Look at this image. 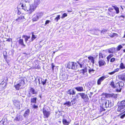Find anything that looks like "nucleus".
<instances>
[{
	"label": "nucleus",
	"instance_id": "obj_1",
	"mask_svg": "<svg viewBox=\"0 0 125 125\" xmlns=\"http://www.w3.org/2000/svg\"><path fill=\"white\" fill-rule=\"evenodd\" d=\"M34 3L30 5V6L28 5L27 3L25 4H22L21 6L22 9L25 11H29V13H31L35 10L40 3V0H34Z\"/></svg>",
	"mask_w": 125,
	"mask_h": 125
},
{
	"label": "nucleus",
	"instance_id": "obj_2",
	"mask_svg": "<svg viewBox=\"0 0 125 125\" xmlns=\"http://www.w3.org/2000/svg\"><path fill=\"white\" fill-rule=\"evenodd\" d=\"M47 106L44 107L43 109V114L44 117V118H47L50 115L51 113L48 109Z\"/></svg>",
	"mask_w": 125,
	"mask_h": 125
},
{
	"label": "nucleus",
	"instance_id": "obj_3",
	"mask_svg": "<svg viewBox=\"0 0 125 125\" xmlns=\"http://www.w3.org/2000/svg\"><path fill=\"white\" fill-rule=\"evenodd\" d=\"M113 105V104L109 100H105L103 104V106L104 107H110L112 105Z\"/></svg>",
	"mask_w": 125,
	"mask_h": 125
},
{
	"label": "nucleus",
	"instance_id": "obj_4",
	"mask_svg": "<svg viewBox=\"0 0 125 125\" xmlns=\"http://www.w3.org/2000/svg\"><path fill=\"white\" fill-rule=\"evenodd\" d=\"M42 16V14L40 13L34 14L32 17L33 21H37L39 18L41 17Z\"/></svg>",
	"mask_w": 125,
	"mask_h": 125
},
{
	"label": "nucleus",
	"instance_id": "obj_5",
	"mask_svg": "<svg viewBox=\"0 0 125 125\" xmlns=\"http://www.w3.org/2000/svg\"><path fill=\"white\" fill-rule=\"evenodd\" d=\"M77 65L76 63L72 62H69L67 64V67L69 69H75L76 68V65Z\"/></svg>",
	"mask_w": 125,
	"mask_h": 125
},
{
	"label": "nucleus",
	"instance_id": "obj_6",
	"mask_svg": "<svg viewBox=\"0 0 125 125\" xmlns=\"http://www.w3.org/2000/svg\"><path fill=\"white\" fill-rule=\"evenodd\" d=\"M118 108L117 110L118 112H123L125 110V105L123 104H119L118 102Z\"/></svg>",
	"mask_w": 125,
	"mask_h": 125
},
{
	"label": "nucleus",
	"instance_id": "obj_7",
	"mask_svg": "<svg viewBox=\"0 0 125 125\" xmlns=\"http://www.w3.org/2000/svg\"><path fill=\"white\" fill-rule=\"evenodd\" d=\"M80 71V73L79 74L80 77H83L84 75L85 76L87 75V69H82Z\"/></svg>",
	"mask_w": 125,
	"mask_h": 125
},
{
	"label": "nucleus",
	"instance_id": "obj_8",
	"mask_svg": "<svg viewBox=\"0 0 125 125\" xmlns=\"http://www.w3.org/2000/svg\"><path fill=\"white\" fill-rule=\"evenodd\" d=\"M80 94L81 98L83 99L84 102H86L88 101L89 98L87 94L83 93H82V94Z\"/></svg>",
	"mask_w": 125,
	"mask_h": 125
},
{
	"label": "nucleus",
	"instance_id": "obj_9",
	"mask_svg": "<svg viewBox=\"0 0 125 125\" xmlns=\"http://www.w3.org/2000/svg\"><path fill=\"white\" fill-rule=\"evenodd\" d=\"M118 85H119V89L117 88L116 89V91L117 92H120L122 89V88L124 85V83L123 82H119L118 83Z\"/></svg>",
	"mask_w": 125,
	"mask_h": 125
},
{
	"label": "nucleus",
	"instance_id": "obj_10",
	"mask_svg": "<svg viewBox=\"0 0 125 125\" xmlns=\"http://www.w3.org/2000/svg\"><path fill=\"white\" fill-rule=\"evenodd\" d=\"M118 77L119 80L123 81H125V73L118 75Z\"/></svg>",
	"mask_w": 125,
	"mask_h": 125
},
{
	"label": "nucleus",
	"instance_id": "obj_11",
	"mask_svg": "<svg viewBox=\"0 0 125 125\" xmlns=\"http://www.w3.org/2000/svg\"><path fill=\"white\" fill-rule=\"evenodd\" d=\"M106 77L105 76H102L100 78L97 80V84L98 85L101 84V82Z\"/></svg>",
	"mask_w": 125,
	"mask_h": 125
},
{
	"label": "nucleus",
	"instance_id": "obj_12",
	"mask_svg": "<svg viewBox=\"0 0 125 125\" xmlns=\"http://www.w3.org/2000/svg\"><path fill=\"white\" fill-rule=\"evenodd\" d=\"M22 120L21 115H17L14 119V120L18 121H21Z\"/></svg>",
	"mask_w": 125,
	"mask_h": 125
},
{
	"label": "nucleus",
	"instance_id": "obj_13",
	"mask_svg": "<svg viewBox=\"0 0 125 125\" xmlns=\"http://www.w3.org/2000/svg\"><path fill=\"white\" fill-rule=\"evenodd\" d=\"M98 63L99 67H101L102 66L105 65L106 64L105 62L103 60L101 59L99 60L98 62Z\"/></svg>",
	"mask_w": 125,
	"mask_h": 125
},
{
	"label": "nucleus",
	"instance_id": "obj_14",
	"mask_svg": "<svg viewBox=\"0 0 125 125\" xmlns=\"http://www.w3.org/2000/svg\"><path fill=\"white\" fill-rule=\"evenodd\" d=\"M105 57L104 52H100L99 54V60H103Z\"/></svg>",
	"mask_w": 125,
	"mask_h": 125
},
{
	"label": "nucleus",
	"instance_id": "obj_15",
	"mask_svg": "<svg viewBox=\"0 0 125 125\" xmlns=\"http://www.w3.org/2000/svg\"><path fill=\"white\" fill-rule=\"evenodd\" d=\"M67 94L70 95H73L75 94L76 93L75 91L73 89H70L67 92Z\"/></svg>",
	"mask_w": 125,
	"mask_h": 125
},
{
	"label": "nucleus",
	"instance_id": "obj_16",
	"mask_svg": "<svg viewBox=\"0 0 125 125\" xmlns=\"http://www.w3.org/2000/svg\"><path fill=\"white\" fill-rule=\"evenodd\" d=\"M18 83L21 86H23L24 84H25L24 79H20Z\"/></svg>",
	"mask_w": 125,
	"mask_h": 125
},
{
	"label": "nucleus",
	"instance_id": "obj_17",
	"mask_svg": "<svg viewBox=\"0 0 125 125\" xmlns=\"http://www.w3.org/2000/svg\"><path fill=\"white\" fill-rule=\"evenodd\" d=\"M6 85V83L2 82L0 84V90H2L5 88V87Z\"/></svg>",
	"mask_w": 125,
	"mask_h": 125
},
{
	"label": "nucleus",
	"instance_id": "obj_18",
	"mask_svg": "<svg viewBox=\"0 0 125 125\" xmlns=\"http://www.w3.org/2000/svg\"><path fill=\"white\" fill-rule=\"evenodd\" d=\"M88 58L93 64L94 63V58L93 57L90 56L88 57Z\"/></svg>",
	"mask_w": 125,
	"mask_h": 125
},
{
	"label": "nucleus",
	"instance_id": "obj_19",
	"mask_svg": "<svg viewBox=\"0 0 125 125\" xmlns=\"http://www.w3.org/2000/svg\"><path fill=\"white\" fill-rule=\"evenodd\" d=\"M75 89L77 91L80 92L83 91V88L82 86H77L75 88Z\"/></svg>",
	"mask_w": 125,
	"mask_h": 125
},
{
	"label": "nucleus",
	"instance_id": "obj_20",
	"mask_svg": "<svg viewBox=\"0 0 125 125\" xmlns=\"http://www.w3.org/2000/svg\"><path fill=\"white\" fill-rule=\"evenodd\" d=\"M30 110L29 109H27L25 111L23 115L25 117L28 116L30 113Z\"/></svg>",
	"mask_w": 125,
	"mask_h": 125
},
{
	"label": "nucleus",
	"instance_id": "obj_21",
	"mask_svg": "<svg viewBox=\"0 0 125 125\" xmlns=\"http://www.w3.org/2000/svg\"><path fill=\"white\" fill-rule=\"evenodd\" d=\"M37 98L36 97L32 98L31 99V103H35L36 102Z\"/></svg>",
	"mask_w": 125,
	"mask_h": 125
},
{
	"label": "nucleus",
	"instance_id": "obj_22",
	"mask_svg": "<svg viewBox=\"0 0 125 125\" xmlns=\"http://www.w3.org/2000/svg\"><path fill=\"white\" fill-rule=\"evenodd\" d=\"M112 7L114 8V9L116 11V14H118L119 12V8L116 6H113Z\"/></svg>",
	"mask_w": 125,
	"mask_h": 125
},
{
	"label": "nucleus",
	"instance_id": "obj_23",
	"mask_svg": "<svg viewBox=\"0 0 125 125\" xmlns=\"http://www.w3.org/2000/svg\"><path fill=\"white\" fill-rule=\"evenodd\" d=\"M63 105H66L68 107H69L71 106V102L69 101H67L63 104Z\"/></svg>",
	"mask_w": 125,
	"mask_h": 125
},
{
	"label": "nucleus",
	"instance_id": "obj_24",
	"mask_svg": "<svg viewBox=\"0 0 125 125\" xmlns=\"http://www.w3.org/2000/svg\"><path fill=\"white\" fill-rule=\"evenodd\" d=\"M25 19L24 16H21L20 17H19L18 19H17L16 20L18 21L22 22L23 20Z\"/></svg>",
	"mask_w": 125,
	"mask_h": 125
},
{
	"label": "nucleus",
	"instance_id": "obj_25",
	"mask_svg": "<svg viewBox=\"0 0 125 125\" xmlns=\"http://www.w3.org/2000/svg\"><path fill=\"white\" fill-rule=\"evenodd\" d=\"M31 93L33 94H37V92H36L34 89L31 88L30 89Z\"/></svg>",
	"mask_w": 125,
	"mask_h": 125
},
{
	"label": "nucleus",
	"instance_id": "obj_26",
	"mask_svg": "<svg viewBox=\"0 0 125 125\" xmlns=\"http://www.w3.org/2000/svg\"><path fill=\"white\" fill-rule=\"evenodd\" d=\"M109 95H110V96L114 97L115 98H116L117 97L116 95L114 94H105V95L106 96H108Z\"/></svg>",
	"mask_w": 125,
	"mask_h": 125
},
{
	"label": "nucleus",
	"instance_id": "obj_27",
	"mask_svg": "<svg viewBox=\"0 0 125 125\" xmlns=\"http://www.w3.org/2000/svg\"><path fill=\"white\" fill-rule=\"evenodd\" d=\"M19 43L21 45H23L24 47H25V45L24 44L23 40L22 39H20L19 40Z\"/></svg>",
	"mask_w": 125,
	"mask_h": 125
},
{
	"label": "nucleus",
	"instance_id": "obj_28",
	"mask_svg": "<svg viewBox=\"0 0 125 125\" xmlns=\"http://www.w3.org/2000/svg\"><path fill=\"white\" fill-rule=\"evenodd\" d=\"M120 68L121 69H125V65L122 62H121L120 65Z\"/></svg>",
	"mask_w": 125,
	"mask_h": 125
},
{
	"label": "nucleus",
	"instance_id": "obj_29",
	"mask_svg": "<svg viewBox=\"0 0 125 125\" xmlns=\"http://www.w3.org/2000/svg\"><path fill=\"white\" fill-rule=\"evenodd\" d=\"M14 105L17 107L20 106V104L19 102V101H14Z\"/></svg>",
	"mask_w": 125,
	"mask_h": 125
},
{
	"label": "nucleus",
	"instance_id": "obj_30",
	"mask_svg": "<svg viewBox=\"0 0 125 125\" xmlns=\"http://www.w3.org/2000/svg\"><path fill=\"white\" fill-rule=\"evenodd\" d=\"M95 71V70L94 68H91L90 67H89V69L88 72L89 73H94V71Z\"/></svg>",
	"mask_w": 125,
	"mask_h": 125
},
{
	"label": "nucleus",
	"instance_id": "obj_31",
	"mask_svg": "<svg viewBox=\"0 0 125 125\" xmlns=\"http://www.w3.org/2000/svg\"><path fill=\"white\" fill-rule=\"evenodd\" d=\"M63 123L65 125H68L69 123L67 122L65 119H63Z\"/></svg>",
	"mask_w": 125,
	"mask_h": 125
},
{
	"label": "nucleus",
	"instance_id": "obj_32",
	"mask_svg": "<svg viewBox=\"0 0 125 125\" xmlns=\"http://www.w3.org/2000/svg\"><path fill=\"white\" fill-rule=\"evenodd\" d=\"M31 33L32 34V37L31 41H32L37 38V36L34 35V33L33 32H32Z\"/></svg>",
	"mask_w": 125,
	"mask_h": 125
},
{
	"label": "nucleus",
	"instance_id": "obj_33",
	"mask_svg": "<svg viewBox=\"0 0 125 125\" xmlns=\"http://www.w3.org/2000/svg\"><path fill=\"white\" fill-rule=\"evenodd\" d=\"M71 105L74 104L76 102V98H74L73 99L71 102Z\"/></svg>",
	"mask_w": 125,
	"mask_h": 125
},
{
	"label": "nucleus",
	"instance_id": "obj_34",
	"mask_svg": "<svg viewBox=\"0 0 125 125\" xmlns=\"http://www.w3.org/2000/svg\"><path fill=\"white\" fill-rule=\"evenodd\" d=\"M41 81L42 83V84L43 85H44L46 83V81H47V79H41Z\"/></svg>",
	"mask_w": 125,
	"mask_h": 125
},
{
	"label": "nucleus",
	"instance_id": "obj_35",
	"mask_svg": "<svg viewBox=\"0 0 125 125\" xmlns=\"http://www.w3.org/2000/svg\"><path fill=\"white\" fill-rule=\"evenodd\" d=\"M110 85L114 88H116V86H115L114 83L113 81H112L111 82Z\"/></svg>",
	"mask_w": 125,
	"mask_h": 125
},
{
	"label": "nucleus",
	"instance_id": "obj_36",
	"mask_svg": "<svg viewBox=\"0 0 125 125\" xmlns=\"http://www.w3.org/2000/svg\"><path fill=\"white\" fill-rule=\"evenodd\" d=\"M115 51V49L114 48H112L108 50V52L109 53H113Z\"/></svg>",
	"mask_w": 125,
	"mask_h": 125
},
{
	"label": "nucleus",
	"instance_id": "obj_37",
	"mask_svg": "<svg viewBox=\"0 0 125 125\" xmlns=\"http://www.w3.org/2000/svg\"><path fill=\"white\" fill-rule=\"evenodd\" d=\"M21 86L18 83L15 86L16 89L17 90H19Z\"/></svg>",
	"mask_w": 125,
	"mask_h": 125
},
{
	"label": "nucleus",
	"instance_id": "obj_38",
	"mask_svg": "<svg viewBox=\"0 0 125 125\" xmlns=\"http://www.w3.org/2000/svg\"><path fill=\"white\" fill-rule=\"evenodd\" d=\"M23 36L25 38V41L26 42L28 41V39H30V36Z\"/></svg>",
	"mask_w": 125,
	"mask_h": 125
},
{
	"label": "nucleus",
	"instance_id": "obj_39",
	"mask_svg": "<svg viewBox=\"0 0 125 125\" xmlns=\"http://www.w3.org/2000/svg\"><path fill=\"white\" fill-rule=\"evenodd\" d=\"M60 15H58L54 19V21L57 22L58 21V20L60 19Z\"/></svg>",
	"mask_w": 125,
	"mask_h": 125
},
{
	"label": "nucleus",
	"instance_id": "obj_40",
	"mask_svg": "<svg viewBox=\"0 0 125 125\" xmlns=\"http://www.w3.org/2000/svg\"><path fill=\"white\" fill-rule=\"evenodd\" d=\"M123 47V46L121 45H119L117 46V48L116 49V51H120L121 49Z\"/></svg>",
	"mask_w": 125,
	"mask_h": 125
},
{
	"label": "nucleus",
	"instance_id": "obj_41",
	"mask_svg": "<svg viewBox=\"0 0 125 125\" xmlns=\"http://www.w3.org/2000/svg\"><path fill=\"white\" fill-rule=\"evenodd\" d=\"M119 104H124V105H125V100H123L121 102H118Z\"/></svg>",
	"mask_w": 125,
	"mask_h": 125
},
{
	"label": "nucleus",
	"instance_id": "obj_42",
	"mask_svg": "<svg viewBox=\"0 0 125 125\" xmlns=\"http://www.w3.org/2000/svg\"><path fill=\"white\" fill-rule=\"evenodd\" d=\"M80 94H82V93H79L77 94L75 97L76 99H78L79 98L80 96Z\"/></svg>",
	"mask_w": 125,
	"mask_h": 125
},
{
	"label": "nucleus",
	"instance_id": "obj_43",
	"mask_svg": "<svg viewBox=\"0 0 125 125\" xmlns=\"http://www.w3.org/2000/svg\"><path fill=\"white\" fill-rule=\"evenodd\" d=\"M113 56V54H111L109 55L107 57V60L108 61H109V59Z\"/></svg>",
	"mask_w": 125,
	"mask_h": 125
},
{
	"label": "nucleus",
	"instance_id": "obj_44",
	"mask_svg": "<svg viewBox=\"0 0 125 125\" xmlns=\"http://www.w3.org/2000/svg\"><path fill=\"white\" fill-rule=\"evenodd\" d=\"M118 18L120 19H121V18H123L122 19H121V20H124L125 18V16L124 15H121L119 16Z\"/></svg>",
	"mask_w": 125,
	"mask_h": 125
},
{
	"label": "nucleus",
	"instance_id": "obj_45",
	"mask_svg": "<svg viewBox=\"0 0 125 125\" xmlns=\"http://www.w3.org/2000/svg\"><path fill=\"white\" fill-rule=\"evenodd\" d=\"M67 16V14L66 13H64L62 15V17L61 18L62 19H63L64 17H66Z\"/></svg>",
	"mask_w": 125,
	"mask_h": 125
},
{
	"label": "nucleus",
	"instance_id": "obj_46",
	"mask_svg": "<svg viewBox=\"0 0 125 125\" xmlns=\"http://www.w3.org/2000/svg\"><path fill=\"white\" fill-rule=\"evenodd\" d=\"M120 117L122 119L125 116V114H122L120 115Z\"/></svg>",
	"mask_w": 125,
	"mask_h": 125
},
{
	"label": "nucleus",
	"instance_id": "obj_47",
	"mask_svg": "<svg viewBox=\"0 0 125 125\" xmlns=\"http://www.w3.org/2000/svg\"><path fill=\"white\" fill-rule=\"evenodd\" d=\"M6 53L7 52H3V56H4V58L5 59L6 58H7V56H6Z\"/></svg>",
	"mask_w": 125,
	"mask_h": 125
},
{
	"label": "nucleus",
	"instance_id": "obj_48",
	"mask_svg": "<svg viewBox=\"0 0 125 125\" xmlns=\"http://www.w3.org/2000/svg\"><path fill=\"white\" fill-rule=\"evenodd\" d=\"M110 14L111 16L113 17L115 15V12H114L113 13H110Z\"/></svg>",
	"mask_w": 125,
	"mask_h": 125
},
{
	"label": "nucleus",
	"instance_id": "obj_49",
	"mask_svg": "<svg viewBox=\"0 0 125 125\" xmlns=\"http://www.w3.org/2000/svg\"><path fill=\"white\" fill-rule=\"evenodd\" d=\"M31 92L30 90V91H29L28 92V96L29 97H30L32 95V94H31Z\"/></svg>",
	"mask_w": 125,
	"mask_h": 125
},
{
	"label": "nucleus",
	"instance_id": "obj_50",
	"mask_svg": "<svg viewBox=\"0 0 125 125\" xmlns=\"http://www.w3.org/2000/svg\"><path fill=\"white\" fill-rule=\"evenodd\" d=\"M33 108L34 109H37L38 108V107L37 105H35V104H33L32 105Z\"/></svg>",
	"mask_w": 125,
	"mask_h": 125
},
{
	"label": "nucleus",
	"instance_id": "obj_51",
	"mask_svg": "<svg viewBox=\"0 0 125 125\" xmlns=\"http://www.w3.org/2000/svg\"><path fill=\"white\" fill-rule=\"evenodd\" d=\"M4 122L3 120H1L0 122V125H4Z\"/></svg>",
	"mask_w": 125,
	"mask_h": 125
},
{
	"label": "nucleus",
	"instance_id": "obj_52",
	"mask_svg": "<svg viewBox=\"0 0 125 125\" xmlns=\"http://www.w3.org/2000/svg\"><path fill=\"white\" fill-rule=\"evenodd\" d=\"M115 59L114 58H112L110 60V62H112L115 61Z\"/></svg>",
	"mask_w": 125,
	"mask_h": 125
},
{
	"label": "nucleus",
	"instance_id": "obj_53",
	"mask_svg": "<svg viewBox=\"0 0 125 125\" xmlns=\"http://www.w3.org/2000/svg\"><path fill=\"white\" fill-rule=\"evenodd\" d=\"M38 79V77H37L35 79V80H34V82L35 83V84H36V85H37V83L38 82V81L37 80Z\"/></svg>",
	"mask_w": 125,
	"mask_h": 125
},
{
	"label": "nucleus",
	"instance_id": "obj_54",
	"mask_svg": "<svg viewBox=\"0 0 125 125\" xmlns=\"http://www.w3.org/2000/svg\"><path fill=\"white\" fill-rule=\"evenodd\" d=\"M106 31V30L105 29H104L102 30L101 31V32L103 33V34H104L105 31Z\"/></svg>",
	"mask_w": 125,
	"mask_h": 125
},
{
	"label": "nucleus",
	"instance_id": "obj_55",
	"mask_svg": "<svg viewBox=\"0 0 125 125\" xmlns=\"http://www.w3.org/2000/svg\"><path fill=\"white\" fill-rule=\"evenodd\" d=\"M119 70V69L118 68H117L116 69H115V70L114 71L115 72V73L116 72H118Z\"/></svg>",
	"mask_w": 125,
	"mask_h": 125
},
{
	"label": "nucleus",
	"instance_id": "obj_56",
	"mask_svg": "<svg viewBox=\"0 0 125 125\" xmlns=\"http://www.w3.org/2000/svg\"><path fill=\"white\" fill-rule=\"evenodd\" d=\"M115 73V72L114 71L112 72L109 73L108 74L110 75H112L114 74Z\"/></svg>",
	"mask_w": 125,
	"mask_h": 125
},
{
	"label": "nucleus",
	"instance_id": "obj_57",
	"mask_svg": "<svg viewBox=\"0 0 125 125\" xmlns=\"http://www.w3.org/2000/svg\"><path fill=\"white\" fill-rule=\"evenodd\" d=\"M50 22V21L49 20H47L45 22V25H46L47 24L49 23Z\"/></svg>",
	"mask_w": 125,
	"mask_h": 125
},
{
	"label": "nucleus",
	"instance_id": "obj_58",
	"mask_svg": "<svg viewBox=\"0 0 125 125\" xmlns=\"http://www.w3.org/2000/svg\"><path fill=\"white\" fill-rule=\"evenodd\" d=\"M118 83H117L116 85H115V86H116V88L118 87V88H119V86L120 85H118Z\"/></svg>",
	"mask_w": 125,
	"mask_h": 125
},
{
	"label": "nucleus",
	"instance_id": "obj_59",
	"mask_svg": "<svg viewBox=\"0 0 125 125\" xmlns=\"http://www.w3.org/2000/svg\"><path fill=\"white\" fill-rule=\"evenodd\" d=\"M113 9L112 8L110 7L108 9V10L110 12H112V10Z\"/></svg>",
	"mask_w": 125,
	"mask_h": 125
},
{
	"label": "nucleus",
	"instance_id": "obj_60",
	"mask_svg": "<svg viewBox=\"0 0 125 125\" xmlns=\"http://www.w3.org/2000/svg\"><path fill=\"white\" fill-rule=\"evenodd\" d=\"M52 66V70H53L54 69V68L55 66L54 65H53V63H52L51 64Z\"/></svg>",
	"mask_w": 125,
	"mask_h": 125
},
{
	"label": "nucleus",
	"instance_id": "obj_61",
	"mask_svg": "<svg viewBox=\"0 0 125 125\" xmlns=\"http://www.w3.org/2000/svg\"><path fill=\"white\" fill-rule=\"evenodd\" d=\"M83 66H84L83 65ZM80 68H84V67H83V65H82L81 64H80Z\"/></svg>",
	"mask_w": 125,
	"mask_h": 125
},
{
	"label": "nucleus",
	"instance_id": "obj_62",
	"mask_svg": "<svg viewBox=\"0 0 125 125\" xmlns=\"http://www.w3.org/2000/svg\"><path fill=\"white\" fill-rule=\"evenodd\" d=\"M93 93L91 92L90 93V94L89 96V97H91L92 95L93 94Z\"/></svg>",
	"mask_w": 125,
	"mask_h": 125
},
{
	"label": "nucleus",
	"instance_id": "obj_63",
	"mask_svg": "<svg viewBox=\"0 0 125 125\" xmlns=\"http://www.w3.org/2000/svg\"><path fill=\"white\" fill-rule=\"evenodd\" d=\"M37 81H38V82H40V78H39V77H38V79H37Z\"/></svg>",
	"mask_w": 125,
	"mask_h": 125
},
{
	"label": "nucleus",
	"instance_id": "obj_64",
	"mask_svg": "<svg viewBox=\"0 0 125 125\" xmlns=\"http://www.w3.org/2000/svg\"><path fill=\"white\" fill-rule=\"evenodd\" d=\"M66 78H64V79H67V74L66 75Z\"/></svg>",
	"mask_w": 125,
	"mask_h": 125
}]
</instances>
